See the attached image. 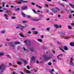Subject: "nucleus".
<instances>
[{
    "instance_id": "obj_60",
    "label": "nucleus",
    "mask_w": 74,
    "mask_h": 74,
    "mask_svg": "<svg viewBox=\"0 0 74 74\" xmlns=\"http://www.w3.org/2000/svg\"><path fill=\"white\" fill-rule=\"evenodd\" d=\"M10 7H11V8H14V6L13 5L11 6Z\"/></svg>"
},
{
    "instance_id": "obj_47",
    "label": "nucleus",
    "mask_w": 74,
    "mask_h": 74,
    "mask_svg": "<svg viewBox=\"0 0 74 74\" xmlns=\"http://www.w3.org/2000/svg\"><path fill=\"white\" fill-rule=\"evenodd\" d=\"M12 19H15L16 17L15 16H13L12 17Z\"/></svg>"
},
{
    "instance_id": "obj_18",
    "label": "nucleus",
    "mask_w": 74,
    "mask_h": 74,
    "mask_svg": "<svg viewBox=\"0 0 74 74\" xmlns=\"http://www.w3.org/2000/svg\"><path fill=\"white\" fill-rule=\"evenodd\" d=\"M59 34H62V35H65V33H63V32H60L59 33Z\"/></svg>"
},
{
    "instance_id": "obj_55",
    "label": "nucleus",
    "mask_w": 74,
    "mask_h": 74,
    "mask_svg": "<svg viewBox=\"0 0 74 74\" xmlns=\"http://www.w3.org/2000/svg\"><path fill=\"white\" fill-rule=\"evenodd\" d=\"M35 34H37L38 33V32L37 31L35 32H34Z\"/></svg>"
},
{
    "instance_id": "obj_8",
    "label": "nucleus",
    "mask_w": 74,
    "mask_h": 74,
    "mask_svg": "<svg viewBox=\"0 0 74 74\" xmlns=\"http://www.w3.org/2000/svg\"><path fill=\"white\" fill-rule=\"evenodd\" d=\"M41 18H40L39 19L34 18V19H31V21H40V20H41Z\"/></svg>"
},
{
    "instance_id": "obj_17",
    "label": "nucleus",
    "mask_w": 74,
    "mask_h": 74,
    "mask_svg": "<svg viewBox=\"0 0 74 74\" xmlns=\"http://www.w3.org/2000/svg\"><path fill=\"white\" fill-rule=\"evenodd\" d=\"M17 64H19V65H21V64H22V62L18 61L17 62Z\"/></svg>"
},
{
    "instance_id": "obj_40",
    "label": "nucleus",
    "mask_w": 74,
    "mask_h": 74,
    "mask_svg": "<svg viewBox=\"0 0 74 74\" xmlns=\"http://www.w3.org/2000/svg\"><path fill=\"white\" fill-rule=\"evenodd\" d=\"M69 19H71V16H71V15H69Z\"/></svg>"
},
{
    "instance_id": "obj_58",
    "label": "nucleus",
    "mask_w": 74,
    "mask_h": 74,
    "mask_svg": "<svg viewBox=\"0 0 74 74\" xmlns=\"http://www.w3.org/2000/svg\"><path fill=\"white\" fill-rule=\"evenodd\" d=\"M46 7H48V5L46 4Z\"/></svg>"
},
{
    "instance_id": "obj_52",
    "label": "nucleus",
    "mask_w": 74,
    "mask_h": 74,
    "mask_svg": "<svg viewBox=\"0 0 74 74\" xmlns=\"http://www.w3.org/2000/svg\"><path fill=\"white\" fill-rule=\"evenodd\" d=\"M6 56L8 57V58H10V56L9 55H6Z\"/></svg>"
},
{
    "instance_id": "obj_49",
    "label": "nucleus",
    "mask_w": 74,
    "mask_h": 74,
    "mask_svg": "<svg viewBox=\"0 0 74 74\" xmlns=\"http://www.w3.org/2000/svg\"><path fill=\"white\" fill-rule=\"evenodd\" d=\"M31 4L32 5H35V3H34L33 2Z\"/></svg>"
},
{
    "instance_id": "obj_14",
    "label": "nucleus",
    "mask_w": 74,
    "mask_h": 74,
    "mask_svg": "<svg viewBox=\"0 0 74 74\" xmlns=\"http://www.w3.org/2000/svg\"><path fill=\"white\" fill-rule=\"evenodd\" d=\"M64 49L66 51H67L69 49L67 48V47L66 46H64Z\"/></svg>"
},
{
    "instance_id": "obj_35",
    "label": "nucleus",
    "mask_w": 74,
    "mask_h": 74,
    "mask_svg": "<svg viewBox=\"0 0 74 74\" xmlns=\"http://www.w3.org/2000/svg\"><path fill=\"white\" fill-rule=\"evenodd\" d=\"M22 1H19L18 2V4H22Z\"/></svg>"
},
{
    "instance_id": "obj_46",
    "label": "nucleus",
    "mask_w": 74,
    "mask_h": 74,
    "mask_svg": "<svg viewBox=\"0 0 74 74\" xmlns=\"http://www.w3.org/2000/svg\"><path fill=\"white\" fill-rule=\"evenodd\" d=\"M60 5H62V6L63 7H64V5H63V4L62 3H60Z\"/></svg>"
},
{
    "instance_id": "obj_39",
    "label": "nucleus",
    "mask_w": 74,
    "mask_h": 74,
    "mask_svg": "<svg viewBox=\"0 0 74 74\" xmlns=\"http://www.w3.org/2000/svg\"><path fill=\"white\" fill-rule=\"evenodd\" d=\"M39 16L40 17V18H43V17H44L43 15H41L40 14H39Z\"/></svg>"
},
{
    "instance_id": "obj_51",
    "label": "nucleus",
    "mask_w": 74,
    "mask_h": 74,
    "mask_svg": "<svg viewBox=\"0 0 74 74\" xmlns=\"http://www.w3.org/2000/svg\"><path fill=\"white\" fill-rule=\"evenodd\" d=\"M27 68L28 69H30V67H29V66H27Z\"/></svg>"
},
{
    "instance_id": "obj_13",
    "label": "nucleus",
    "mask_w": 74,
    "mask_h": 74,
    "mask_svg": "<svg viewBox=\"0 0 74 74\" xmlns=\"http://www.w3.org/2000/svg\"><path fill=\"white\" fill-rule=\"evenodd\" d=\"M4 16H5V18L6 19H7V20H8V15H7V14H5L4 15Z\"/></svg>"
},
{
    "instance_id": "obj_30",
    "label": "nucleus",
    "mask_w": 74,
    "mask_h": 74,
    "mask_svg": "<svg viewBox=\"0 0 74 74\" xmlns=\"http://www.w3.org/2000/svg\"><path fill=\"white\" fill-rule=\"evenodd\" d=\"M48 65L49 66H51V65H52V63L51 62H49L48 64Z\"/></svg>"
},
{
    "instance_id": "obj_34",
    "label": "nucleus",
    "mask_w": 74,
    "mask_h": 74,
    "mask_svg": "<svg viewBox=\"0 0 74 74\" xmlns=\"http://www.w3.org/2000/svg\"><path fill=\"white\" fill-rule=\"evenodd\" d=\"M1 33H3V34L5 33V30H4L3 31L1 32Z\"/></svg>"
},
{
    "instance_id": "obj_44",
    "label": "nucleus",
    "mask_w": 74,
    "mask_h": 74,
    "mask_svg": "<svg viewBox=\"0 0 74 74\" xmlns=\"http://www.w3.org/2000/svg\"><path fill=\"white\" fill-rule=\"evenodd\" d=\"M36 63H37V64H38V63H39V61H38V60H36Z\"/></svg>"
},
{
    "instance_id": "obj_53",
    "label": "nucleus",
    "mask_w": 74,
    "mask_h": 74,
    "mask_svg": "<svg viewBox=\"0 0 74 74\" xmlns=\"http://www.w3.org/2000/svg\"><path fill=\"white\" fill-rule=\"evenodd\" d=\"M28 34H31L32 33V32L30 31H29L27 33Z\"/></svg>"
},
{
    "instance_id": "obj_19",
    "label": "nucleus",
    "mask_w": 74,
    "mask_h": 74,
    "mask_svg": "<svg viewBox=\"0 0 74 74\" xmlns=\"http://www.w3.org/2000/svg\"><path fill=\"white\" fill-rule=\"evenodd\" d=\"M26 73H27L28 74H31V72L29 70H27L26 71Z\"/></svg>"
},
{
    "instance_id": "obj_42",
    "label": "nucleus",
    "mask_w": 74,
    "mask_h": 74,
    "mask_svg": "<svg viewBox=\"0 0 74 74\" xmlns=\"http://www.w3.org/2000/svg\"><path fill=\"white\" fill-rule=\"evenodd\" d=\"M32 11H33V12H34V13H36V14H37V13H36V11H35V10L34 9H33Z\"/></svg>"
},
{
    "instance_id": "obj_11",
    "label": "nucleus",
    "mask_w": 74,
    "mask_h": 74,
    "mask_svg": "<svg viewBox=\"0 0 74 74\" xmlns=\"http://www.w3.org/2000/svg\"><path fill=\"white\" fill-rule=\"evenodd\" d=\"M29 50L31 52H34V49L33 47L31 48Z\"/></svg>"
},
{
    "instance_id": "obj_7",
    "label": "nucleus",
    "mask_w": 74,
    "mask_h": 74,
    "mask_svg": "<svg viewBox=\"0 0 74 74\" xmlns=\"http://www.w3.org/2000/svg\"><path fill=\"white\" fill-rule=\"evenodd\" d=\"M51 10L53 12H54V13H58V12L57 10H56V9L55 8H52L51 9Z\"/></svg>"
},
{
    "instance_id": "obj_48",
    "label": "nucleus",
    "mask_w": 74,
    "mask_h": 74,
    "mask_svg": "<svg viewBox=\"0 0 74 74\" xmlns=\"http://www.w3.org/2000/svg\"><path fill=\"white\" fill-rule=\"evenodd\" d=\"M20 73H21V74H25L24 73H23V72H22V71H20Z\"/></svg>"
},
{
    "instance_id": "obj_22",
    "label": "nucleus",
    "mask_w": 74,
    "mask_h": 74,
    "mask_svg": "<svg viewBox=\"0 0 74 74\" xmlns=\"http://www.w3.org/2000/svg\"><path fill=\"white\" fill-rule=\"evenodd\" d=\"M36 7H38V8H42V7L40 6H39L38 5H36Z\"/></svg>"
},
{
    "instance_id": "obj_64",
    "label": "nucleus",
    "mask_w": 74,
    "mask_h": 74,
    "mask_svg": "<svg viewBox=\"0 0 74 74\" xmlns=\"http://www.w3.org/2000/svg\"><path fill=\"white\" fill-rule=\"evenodd\" d=\"M40 63H43V60L40 61Z\"/></svg>"
},
{
    "instance_id": "obj_26",
    "label": "nucleus",
    "mask_w": 74,
    "mask_h": 74,
    "mask_svg": "<svg viewBox=\"0 0 74 74\" xmlns=\"http://www.w3.org/2000/svg\"><path fill=\"white\" fill-rule=\"evenodd\" d=\"M31 60H34V59H35V57L33 56L31 57Z\"/></svg>"
},
{
    "instance_id": "obj_15",
    "label": "nucleus",
    "mask_w": 74,
    "mask_h": 74,
    "mask_svg": "<svg viewBox=\"0 0 74 74\" xmlns=\"http://www.w3.org/2000/svg\"><path fill=\"white\" fill-rule=\"evenodd\" d=\"M18 60L20 61H21V62H24V60L23 58H19L18 59Z\"/></svg>"
},
{
    "instance_id": "obj_2",
    "label": "nucleus",
    "mask_w": 74,
    "mask_h": 74,
    "mask_svg": "<svg viewBox=\"0 0 74 74\" xmlns=\"http://www.w3.org/2000/svg\"><path fill=\"white\" fill-rule=\"evenodd\" d=\"M27 27L25 26H23L21 25H17L16 27V29H20L22 31H23V29L24 28H26Z\"/></svg>"
},
{
    "instance_id": "obj_62",
    "label": "nucleus",
    "mask_w": 74,
    "mask_h": 74,
    "mask_svg": "<svg viewBox=\"0 0 74 74\" xmlns=\"http://www.w3.org/2000/svg\"><path fill=\"white\" fill-rule=\"evenodd\" d=\"M9 65L10 66H12V64L11 63H9Z\"/></svg>"
},
{
    "instance_id": "obj_45",
    "label": "nucleus",
    "mask_w": 74,
    "mask_h": 74,
    "mask_svg": "<svg viewBox=\"0 0 74 74\" xmlns=\"http://www.w3.org/2000/svg\"><path fill=\"white\" fill-rule=\"evenodd\" d=\"M22 23H27V21H22Z\"/></svg>"
},
{
    "instance_id": "obj_56",
    "label": "nucleus",
    "mask_w": 74,
    "mask_h": 74,
    "mask_svg": "<svg viewBox=\"0 0 74 74\" xmlns=\"http://www.w3.org/2000/svg\"><path fill=\"white\" fill-rule=\"evenodd\" d=\"M6 40L7 41H10V40L8 39H6Z\"/></svg>"
},
{
    "instance_id": "obj_57",
    "label": "nucleus",
    "mask_w": 74,
    "mask_h": 74,
    "mask_svg": "<svg viewBox=\"0 0 74 74\" xmlns=\"http://www.w3.org/2000/svg\"><path fill=\"white\" fill-rule=\"evenodd\" d=\"M49 19H50V18H48L46 19V20L47 21H49Z\"/></svg>"
},
{
    "instance_id": "obj_25",
    "label": "nucleus",
    "mask_w": 74,
    "mask_h": 74,
    "mask_svg": "<svg viewBox=\"0 0 74 74\" xmlns=\"http://www.w3.org/2000/svg\"><path fill=\"white\" fill-rule=\"evenodd\" d=\"M4 55V53L2 52H0V56H3Z\"/></svg>"
},
{
    "instance_id": "obj_24",
    "label": "nucleus",
    "mask_w": 74,
    "mask_h": 74,
    "mask_svg": "<svg viewBox=\"0 0 74 74\" xmlns=\"http://www.w3.org/2000/svg\"><path fill=\"white\" fill-rule=\"evenodd\" d=\"M24 64H27V61L26 60H24Z\"/></svg>"
},
{
    "instance_id": "obj_31",
    "label": "nucleus",
    "mask_w": 74,
    "mask_h": 74,
    "mask_svg": "<svg viewBox=\"0 0 74 74\" xmlns=\"http://www.w3.org/2000/svg\"><path fill=\"white\" fill-rule=\"evenodd\" d=\"M22 15L23 17H26V15L23 13H22Z\"/></svg>"
},
{
    "instance_id": "obj_28",
    "label": "nucleus",
    "mask_w": 74,
    "mask_h": 74,
    "mask_svg": "<svg viewBox=\"0 0 74 74\" xmlns=\"http://www.w3.org/2000/svg\"><path fill=\"white\" fill-rule=\"evenodd\" d=\"M55 26H56V28H59V25L57 24L55 25Z\"/></svg>"
},
{
    "instance_id": "obj_16",
    "label": "nucleus",
    "mask_w": 74,
    "mask_h": 74,
    "mask_svg": "<svg viewBox=\"0 0 74 74\" xmlns=\"http://www.w3.org/2000/svg\"><path fill=\"white\" fill-rule=\"evenodd\" d=\"M22 3H26L28 2V1H23L22 0Z\"/></svg>"
},
{
    "instance_id": "obj_43",
    "label": "nucleus",
    "mask_w": 74,
    "mask_h": 74,
    "mask_svg": "<svg viewBox=\"0 0 74 74\" xmlns=\"http://www.w3.org/2000/svg\"><path fill=\"white\" fill-rule=\"evenodd\" d=\"M56 8L58 11H59V10H60V9H59V8L57 7H56Z\"/></svg>"
},
{
    "instance_id": "obj_3",
    "label": "nucleus",
    "mask_w": 74,
    "mask_h": 74,
    "mask_svg": "<svg viewBox=\"0 0 74 74\" xmlns=\"http://www.w3.org/2000/svg\"><path fill=\"white\" fill-rule=\"evenodd\" d=\"M43 57H44V59L45 61H46L47 59H50L52 58L51 57H47L46 54H44L43 55Z\"/></svg>"
},
{
    "instance_id": "obj_12",
    "label": "nucleus",
    "mask_w": 74,
    "mask_h": 74,
    "mask_svg": "<svg viewBox=\"0 0 74 74\" xmlns=\"http://www.w3.org/2000/svg\"><path fill=\"white\" fill-rule=\"evenodd\" d=\"M69 44L71 46H72V47L74 46V42H71Z\"/></svg>"
},
{
    "instance_id": "obj_10",
    "label": "nucleus",
    "mask_w": 74,
    "mask_h": 74,
    "mask_svg": "<svg viewBox=\"0 0 74 74\" xmlns=\"http://www.w3.org/2000/svg\"><path fill=\"white\" fill-rule=\"evenodd\" d=\"M63 54H60V55H58V56H57V58L58 59V60H61V58H59V57L60 56H63Z\"/></svg>"
},
{
    "instance_id": "obj_37",
    "label": "nucleus",
    "mask_w": 74,
    "mask_h": 74,
    "mask_svg": "<svg viewBox=\"0 0 74 74\" xmlns=\"http://www.w3.org/2000/svg\"><path fill=\"white\" fill-rule=\"evenodd\" d=\"M20 36L21 37H25V36H24L23 35L20 34Z\"/></svg>"
},
{
    "instance_id": "obj_5",
    "label": "nucleus",
    "mask_w": 74,
    "mask_h": 74,
    "mask_svg": "<svg viewBox=\"0 0 74 74\" xmlns=\"http://www.w3.org/2000/svg\"><path fill=\"white\" fill-rule=\"evenodd\" d=\"M24 42L25 43L26 45H30V42L29 41H27L26 40H25Z\"/></svg>"
},
{
    "instance_id": "obj_50",
    "label": "nucleus",
    "mask_w": 74,
    "mask_h": 74,
    "mask_svg": "<svg viewBox=\"0 0 74 74\" xmlns=\"http://www.w3.org/2000/svg\"><path fill=\"white\" fill-rule=\"evenodd\" d=\"M51 71V72H53L54 71V69H52L51 70V71Z\"/></svg>"
},
{
    "instance_id": "obj_20",
    "label": "nucleus",
    "mask_w": 74,
    "mask_h": 74,
    "mask_svg": "<svg viewBox=\"0 0 74 74\" xmlns=\"http://www.w3.org/2000/svg\"><path fill=\"white\" fill-rule=\"evenodd\" d=\"M69 5L72 7L73 8H74V5L73 4L71 3L69 4Z\"/></svg>"
},
{
    "instance_id": "obj_61",
    "label": "nucleus",
    "mask_w": 74,
    "mask_h": 74,
    "mask_svg": "<svg viewBox=\"0 0 74 74\" xmlns=\"http://www.w3.org/2000/svg\"><path fill=\"white\" fill-rule=\"evenodd\" d=\"M13 74H18L16 73L15 72H13Z\"/></svg>"
},
{
    "instance_id": "obj_38",
    "label": "nucleus",
    "mask_w": 74,
    "mask_h": 74,
    "mask_svg": "<svg viewBox=\"0 0 74 74\" xmlns=\"http://www.w3.org/2000/svg\"><path fill=\"white\" fill-rule=\"evenodd\" d=\"M26 16L28 18H31V16H30L26 15Z\"/></svg>"
},
{
    "instance_id": "obj_54",
    "label": "nucleus",
    "mask_w": 74,
    "mask_h": 74,
    "mask_svg": "<svg viewBox=\"0 0 74 74\" xmlns=\"http://www.w3.org/2000/svg\"><path fill=\"white\" fill-rule=\"evenodd\" d=\"M23 49H24V51H26V48L25 47H23Z\"/></svg>"
},
{
    "instance_id": "obj_21",
    "label": "nucleus",
    "mask_w": 74,
    "mask_h": 74,
    "mask_svg": "<svg viewBox=\"0 0 74 74\" xmlns=\"http://www.w3.org/2000/svg\"><path fill=\"white\" fill-rule=\"evenodd\" d=\"M11 12L10 10H7L6 11V13H8V14H10V13H11Z\"/></svg>"
},
{
    "instance_id": "obj_36",
    "label": "nucleus",
    "mask_w": 74,
    "mask_h": 74,
    "mask_svg": "<svg viewBox=\"0 0 74 74\" xmlns=\"http://www.w3.org/2000/svg\"><path fill=\"white\" fill-rule=\"evenodd\" d=\"M68 27L69 29H71V27L70 25H69L68 26Z\"/></svg>"
},
{
    "instance_id": "obj_23",
    "label": "nucleus",
    "mask_w": 74,
    "mask_h": 74,
    "mask_svg": "<svg viewBox=\"0 0 74 74\" xmlns=\"http://www.w3.org/2000/svg\"><path fill=\"white\" fill-rule=\"evenodd\" d=\"M14 43L15 44H20V42H14Z\"/></svg>"
},
{
    "instance_id": "obj_41",
    "label": "nucleus",
    "mask_w": 74,
    "mask_h": 74,
    "mask_svg": "<svg viewBox=\"0 0 74 74\" xmlns=\"http://www.w3.org/2000/svg\"><path fill=\"white\" fill-rule=\"evenodd\" d=\"M48 31H49V29H50V27H49V28H47L46 29Z\"/></svg>"
},
{
    "instance_id": "obj_1",
    "label": "nucleus",
    "mask_w": 74,
    "mask_h": 74,
    "mask_svg": "<svg viewBox=\"0 0 74 74\" xmlns=\"http://www.w3.org/2000/svg\"><path fill=\"white\" fill-rule=\"evenodd\" d=\"M5 68H6V66L5 65H2L0 66V69L1 70L0 71V74H3Z\"/></svg>"
},
{
    "instance_id": "obj_59",
    "label": "nucleus",
    "mask_w": 74,
    "mask_h": 74,
    "mask_svg": "<svg viewBox=\"0 0 74 74\" xmlns=\"http://www.w3.org/2000/svg\"><path fill=\"white\" fill-rule=\"evenodd\" d=\"M0 12H3V11L2 10H0Z\"/></svg>"
},
{
    "instance_id": "obj_32",
    "label": "nucleus",
    "mask_w": 74,
    "mask_h": 74,
    "mask_svg": "<svg viewBox=\"0 0 74 74\" xmlns=\"http://www.w3.org/2000/svg\"><path fill=\"white\" fill-rule=\"evenodd\" d=\"M14 9L16 10V11H19V10H20V8H18L17 9V8Z\"/></svg>"
},
{
    "instance_id": "obj_6",
    "label": "nucleus",
    "mask_w": 74,
    "mask_h": 74,
    "mask_svg": "<svg viewBox=\"0 0 74 74\" xmlns=\"http://www.w3.org/2000/svg\"><path fill=\"white\" fill-rule=\"evenodd\" d=\"M8 45L9 46L11 47H14V43L13 42H10L8 43Z\"/></svg>"
},
{
    "instance_id": "obj_27",
    "label": "nucleus",
    "mask_w": 74,
    "mask_h": 74,
    "mask_svg": "<svg viewBox=\"0 0 74 74\" xmlns=\"http://www.w3.org/2000/svg\"><path fill=\"white\" fill-rule=\"evenodd\" d=\"M59 48L60 49V50H61V51H62V52H64V50H63V49H62V48H60V47H59Z\"/></svg>"
},
{
    "instance_id": "obj_33",
    "label": "nucleus",
    "mask_w": 74,
    "mask_h": 74,
    "mask_svg": "<svg viewBox=\"0 0 74 74\" xmlns=\"http://www.w3.org/2000/svg\"><path fill=\"white\" fill-rule=\"evenodd\" d=\"M38 41H39L40 42H42V40L41 39H38Z\"/></svg>"
},
{
    "instance_id": "obj_63",
    "label": "nucleus",
    "mask_w": 74,
    "mask_h": 74,
    "mask_svg": "<svg viewBox=\"0 0 74 74\" xmlns=\"http://www.w3.org/2000/svg\"><path fill=\"white\" fill-rule=\"evenodd\" d=\"M58 17H59V18H60V15L59 14V15H58Z\"/></svg>"
},
{
    "instance_id": "obj_29",
    "label": "nucleus",
    "mask_w": 74,
    "mask_h": 74,
    "mask_svg": "<svg viewBox=\"0 0 74 74\" xmlns=\"http://www.w3.org/2000/svg\"><path fill=\"white\" fill-rule=\"evenodd\" d=\"M5 4V2H2V6L3 7H5V5H4Z\"/></svg>"
},
{
    "instance_id": "obj_4",
    "label": "nucleus",
    "mask_w": 74,
    "mask_h": 74,
    "mask_svg": "<svg viewBox=\"0 0 74 74\" xmlns=\"http://www.w3.org/2000/svg\"><path fill=\"white\" fill-rule=\"evenodd\" d=\"M74 60L73 58H71L70 60L69 64L71 66H74V64H73V61Z\"/></svg>"
},
{
    "instance_id": "obj_9",
    "label": "nucleus",
    "mask_w": 74,
    "mask_h": 74,
    "mask_svg": "<svg viewBox=\"0 0 74 74\" xmlns=\"http://www.w3.org/2000/svg\"><path fill=\"white\" fill-rule=\"evenodd\" d=\"M27 8V6H24L21 8V10H26V9Z\"/></svg>"
}]
</instances>
